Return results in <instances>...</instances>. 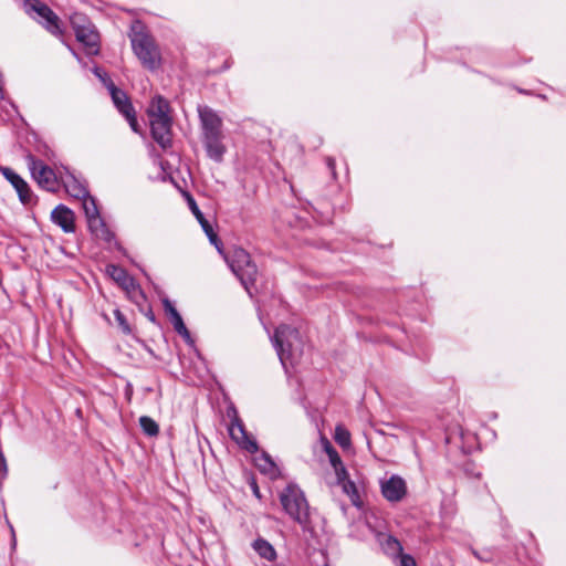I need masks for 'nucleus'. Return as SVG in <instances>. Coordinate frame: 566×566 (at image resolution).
<instances>
[{"mask_svg": "<svg viewBox=\"0 0 566 566\" xmlns=\"http://www.w3.org/2000/svg\"><path fill=\"white\" fill-rule=\"evenodd\" d=\"M271 342L276 350L283 368L287 369V364L293 365L302 355V339L297 328L281 324L274 331Z\"/></svg>", "mask_w": 566, "mask_h": 566, "instance_id": "1", "label": "nucleus"}, {"mask_svg": "<svg viewBox=\"0 0 566 566\" xmlns=\"http://www.w3.org/2000/svg\"><path fill=\"white\" fill-rule=\"evenodd\" d=\"M280 502L285 513L304 531L310 528V506L304 492L296 484H289L280 494Z\"/></svg>", "mask_w": 566, "mask_h": 566, "instance_id": "2", "label": "nucleus"}, {"mask_svg": "<svg viewBox=\"0 0 566 566\" xmlns=\"http://www.w3.org/2000/svg\"><path fill=\"white\" fill-rule=\"evenodd\" d=\"M226 260L232 273L252 297V289L258 277V268L251 255L244 249L235 247L228 253Z\"/></svg>", "mask_w": 566, "mask_h": 566, "instance_id": "3", "label": "nucleus"}, {"mask_svg": "<svg viewBox=\"0 0 566 566\" xmlns=\"http://www.w3.org/2000/svg\"><path fill=\"white\" fill-rule=\"evenodd\" d=\"M132 49L143 66L151 72L161 64L160 51L154 38L146 31H135L130 36Z\"/></svg>", "mask_w": 566, "mask_h": 566, "instance_id": "4", "label": "nucleus"}, {"mask_svg": "<svg viewBox=\"0 0 566 566\" xmlns=\"http://www.w3.org/2000/svg\"><path fill=\"white\" fill-rule=\"evenodd\" d=\"M106 273L126 292L128 298L136 305L140 306L146 301L145 292L125 269L116 264H108L106 265Z\"/></svg>", "mask_w": 566, "mask_h": 566, "instance_id": "5", "label": "nucleus"}, {"mask_svg": "<svg viewBox=\"0 0 566 566\" xmlns=\"http://www.w3.org/2000/svg\"><path fill=\"white\" fill-rule=\"evenodd\" d=\"M70 22L76 40L87 48L90 54H96L99 35L87 17L82 13H74L71 15Z\"/></svg>", "mask_w": 566, "mask_h": 566, "instance_id": "6", "label": "nucleus"}, {"mask_svg": "<svg viewBox=\"0 0 566 566\" xmlns=\"http://www.w3.org/2000/svg\"><path fill=\"white\" fill-rule=\"evenodd\" d=\"M25 159L31 176L39 187L46 191L55 192L60 186V176H56L55 171L50 166L35 158L33 155H28Z\"/></svg>", "mask_w": 566, "mask_h": 566, "instance_id": "7", "label": "nucleus"}, {"mask_svg": "<svg viewBox=\"0 0 566 566\" xmlns=\"http://www.w3.org/2000/svg\"><path fill=\"white\" fill-rule=\"evenodd\" d=\"M227 416L230 418L229 434L242 449L249 453H256L259 451L258 442L250 438L243 421L240 419L237 409L231 406L227 410Z\"/></svg>", "mask_w": 566, "mask_h": 566, "instance_id": "8", "label": "nucleus"}, {"mask_svg": "<svg viewBox=\"0 0 566 566\" xmlns=\"http://www.w3.org/2000/svg\"><path fill=\"white\" fill-rule=\"evenodd\" d=\"M27 4L36 14L41 23L51 34L61 36L63 34L60 18L45 3L38 0H27Z\"/></svg>", "mask_w": 566, "mask_h": 566, "instance_id": "9", "label": "nucleus"}, {"mask_svg": "<svg viewBox=\"0 0 566 566\" xmlns=\"http://www.w3.org/2000/svg\"><path fill=\"white\" fill-rule=\"evenodd\" d=\"M198 116L201 127V137L222 133V118L207 105H198Z\"/></svg>", "mask_w": 566, "mask_h": 566, "instance_id": "10", "label": "nucleus"}, {"mask_svg": "<svg viewBox=\"0 0 566 566\" xmlns=\"http://www.w3.org/2000/svg\"><path fill=\"white\" fill-rule=\"evenodd\" d=\"M153 139L163 148L168 149L172 144V118L149 119Z\"/></svg>", "mask_w": 566, "mask_h": 566, "instance_id": "11", "label": "nucleus"}, {"mask_svg": "<svg viewBox=\"0 0 566 566\" xmlns=\"http://www.w3.org/2000/svg\"><path fill=\"white\" fill-rule=\"evenodd\" d=\"M86 222L92 235L107 243L114 242L116 249L125 253V249L115 240V233L107 227L101 214L87 218Z\"/></svg>", "mask_w": 566, "mask_h": 566, "instance_id": "12", "label": "nucleus"}, {"mask_svg": "<svg viewBox=\"0 0 566 566\" xmlns=\"http://www.w3.org/2000/svg\"><path fill=\"white\" fill-rule=\"evenodd\" d=\"M380 486L382 496L389 502H399L407 494L406 481L399 475H391Z\"/></svg>", "mask_w": 566, "mask_h": 566, "instance_id": "13", "label": "nucleus"}, {"mask_svg": "<svg viewBox=\"0 0 566 566\" xmlns=\"http://www.w3.org/2000/svg\"><path fill=\"white\" fill-rule=\"evenodd\" d=\"M3 177L12 185L15 189L20 201L23 205H29L32 201V191L28 182L18 175L14 170L9 167L1 168Z\"/></svg>", "mask_w": 566, "mask_h": 566, "instance_id": "14", "label": "nucleus"}, {"mask_svg": "<svg viewBox=\"0 0 566 566\" xmlns=\"http://www.w3.org/2000/svg\"><path fill=\"white\" fill-rule=\"evenodd\" d=\"M203 147L206 149L207 156L216 161L221 163L223 160V156L227 151V147L223 144V135L217 134V135H209L201 137Z\"/></svg>", "mask_w": 566, "mask_h": 566, "instance_id": "15", "label": "nucleus"}, {"mask_svg": "<svg viewBox=\"0 0 566 566\" xmlns=\"http://www.w3.org/2000/svg\"><path fill=\"white\" fill-rule=\"evenodd\" d=\"M52 221L57 224L65 233L75 231L74 212L64 205H59L51 213Z\"/></svg>", "mask_w": 566, "mask_h": 566, "instance_id": "16", "label": "nucleus"}, {"mask_svg": "<svg viewBox=\"0 0 566 566\" xmlns=\"http://www.w3.org/2000/svg\"><path fill=\"white\" fill-rule=\"evenodd\" d=\"M188 205L197 221L200 223L202 230L207 234L209 241L220 251V240L213 230L212 223L205 217L192 197L188 198Z\"/></svg>", "mask_w": 566, "mask_h": 566, "instance_id": "17", "label": "nucleus"}, {"mask_svg": "<svg viewBox=\"0 0 566 566\" xmlns=\"http://www.w3.org/2000/svg\"><path fill=\"white\" fill-rule=\"evenodd\" d=\"M60 184L63 185L65 191L73 198L80 199L87 196L88 190L86 186L67 169H65L64 174H60Z\"/></svg>", "mask_w": 566, "mask_h": 566, "instance_id": "18", "label": "nucleus"}, {"mask_svg": "<svg viewBox=\"0 0 566 566\" xmlns=\"http://www.w3.org/2000/svg\"><path fill=\"white\" fill-rule=\"evenodd\" d=\"M147 115L149 119L172 118L168 99L161 95H155L147 107Z\"/></svg>", "mask_w": 566, "mask_h": 566, "instance_id": "19", "label": "nucleus"}, {"mask_svg": "<svg viewBox=\"0 0 566 566\" xmlns=\"http://www.w3.org/2000/svg\"><path fill=\"white\" fill-rule=\"evenodd\" d=\"M376 537L382 552L387 556L398 558L402 554L403 548L401 543L391 534L379 532Z\"/></svg>", "mask_w": 566, "mask_h": 566, "instance_id": "20", "label": "nucleus"}, {"mask_svg": "<svg viewBox=\"0 0 566 566\" xmlns=\"http://www.w3.org/2000/svg\"><path fill=\"white\" fill-rule=\"evenodd\" d=\"M107 88L109 91L114 105L120 114L124 115L126 114V112L134 109V106L130 103L127 94L124 91L116 87L112 81H109V83L107 84Z\"/></svg>", "mask_w": 566, "mask_h": 566, "instance_id": "21", "label": "nucleus"}, {"mask_svg": "<svg viewBox=\"0 0 566 566\" xmlns=\"http://www.w3.org/2000/svg\"><path fill=\"white\" fill-rule=\"evenodd\" d=\"M254 463L261 473L269 475L271 479H275L280 474L277 465L265 451L254 458Z\"/></svg>", "mask_w": 566, "mask_h": 566, "instance_id": "22", "label": "nucleus"}, {"mask_svg": "<svg viewBox=\"0 0 566 566\" xmlns=\"http://www.w3.org/2000/svg\"><path fill=\"white\" fill-rule=\"evenodd\" d=\"M252 547L260 557L269 562H272L276 558V552L274 547L264 538H256L253 542Z\"/></svg>", "mask_w": 566, "mask_h": 566, "instance_id": "23", "label": "nucleus"}, {"mask_svg": "<svg viewBox=\"0 0 566 566\" xmlns=\"http://www.w3.org/2000/svg\"><path fill=\"white\" fill-rule=\"evenodd\" d=\"M170 323L172 324L176 333L179 334L188 345H195V340L192 339L190 332L186 327L180 314H178L177 316H172L170 318Z\"/></svg>", "mask_w": 566, "mask_h": 566, "instance_id": "24", "label": "nucleus"}, {"mask_svg": "<svg viewBox=\"0 0 566 566\" xmlns=\"http://www.w3.org/2000/svg\"><path fill=\"white\" fill-rule=\"evenodd\" d=\"M339 485H342L344 493H346L349 496L352 504L356 507H360L361 500L355 482L348 479L340 483Z\"/></svg>", "mask_w": 566, "mask_h": 566, "instance_id": "25", "label": "nucleus"}, {"mask_svg": "<svg viewBox=\"0 0 566 566\" xmlns=\"http://www.w3.org/2000/svg\"><path fill=\"white\" fill-rule=\"evenodd\" d=\"M82 200V207L84 210L85 218L94 217L99 213L96 199L87 192V196L80 198Z\"/></svg>", "mask_w": 566, "mask_h": 566, "instance_id": "26", "label": "nucleus"}, {"mask_svg": "<svg viewBox=\"0 0 566 566\" xmlns=\"http://www.w3.org/2000/svg\"><path fill=\"white\" fill-rule=\"evenodd\" d=\"M139 426L148 437H156L159 433L158 423L148 416H142L139 418Z\"/></svg>", "mask_w": 566, "mask_h": 566, "instance_id": "27", "label": "nucleus"}, {"mask_svg": "<svg viewBox=\"0 0 566 566\" xmlns=\"http://www.w3.org/2000/svg\"><path fill=\"white\" fill-rule=\"evenodd\" d=\"M334 438L335 441L343 448H346L350 444V433L342 426L336 427Z\"/></svg>", "mask_w": 566, "mask_h": 566, "instance_id": "28", "label": "nucleus"}, {"mask_svg": "<svg viewBox=\"0 0 566 566\" xmlns=\"http://www.w3.org/2000/svg\"><path fill=\"white\" fill-rule=\"evenodd\" d=\"M324 450L326 454L328 455L331 465L334 467L335 464H340L342 459L337 452V450L331 444L328 440L324 443Z\"/></svg>", "mask_w": 566, "mask_h": 566, "instance_id": "29", "label": "nucleus"}, {"mask_svg": "<svg viewBox=\"0 0 566 566\" xmlns=\"http://www.w3.org/2000/svg\"><path fill=\"white\" fill-rule=\"evenodd\" d=\"M114 316H115V319H116L118 326L120 327L122 332L126 335L130 334L132 328H130L125 315L122 313V311L116 308L114 311Z\"/></svg>", "mask_w": 566, "mask_h": 566, "instance_id": "30", "label": "nucleus"}, {"mask_svg": "<svg viewBox=\"0 0 566 566\" xmlns=\"http://www.w3.org/2000/svg\"><path fill=\"white\" fill-rule=\"evenodd\" d=\"M124 117L127 119L128 124H129V127L132 128V130L134 133H137L139 134L140 133V128H139V124H138V120H137V117H136V112L135 109H132L129 112H126V114H124Z\"/></svg>", "mask_w": 566, "mask_h": 566, "instance_id": "31", "label": "nucleus"}, {"mask_svg": "<svg viewBox=\"0 0 566 566\" xmlns=\"http://www.w3.org/2000/svg\"><path fill=\"white\" fill-rule=\"evenodd\" d=\"M333 468L335 470V474H336V479H337V483L338 484H340L344 481L349 479L348 478V472H347L345 465L343 464V462H340V464H335Z\"/></svg>", "mask_w": 566, "mask_h": 566, "instance_id": "32", "label": "nucleus"}, {"mask_svg": "<svg viewBox=\"0 0 566 566\" xmlns=\"http://www.w3.org/2000/svg\"><path fill=\"white\" fill-rule=\"evenodd\" d=\"M472 553L480 562L490 563L493 560V553L489 549H472Z\"/></svg>", "mask_w": 566, "mask_h": 566, "instance_id": "33", "label": "nucleus"}, {"mask_svg": "<svg viewBox=\"0 0 566 566\" xmlns=\"http://www.w3.org/2000/svg\"><path fill=\"white\" fill-rule=\"evenodd\" d=\"M163 306H164V310H165L166 314L168 315L169 319L172 316H177L179 314L177 308L174 306V304L167 297L163 298Z\"/></svg>", "mask_w": 566, "mask_h": 566, "instance_id": "34", "label": "nucleus"}, {"mask_svg": "<svg viewBox=\"0 0 566 566\" xmlns=\"http://www.w3.org/2000/svg\"><path fill=\"white\" fill-rule=\"evenodd\" d=\"M163 306H164V310H165L166 314L168 315L169 319L172 316H177L179 314L177 308L174 306V304L167 297L163 298Z\"/></svg>", "mask_w": 566, "mask_h": 566, "instance_id": "35", "label": "nucleus"}, {"mask_svg": "<svg viewBox=\"0 0 566 566\" xmlns=\"http://www.w3.org/2000/svg\"><path fill=\"white\" fill-rule=\"evenodd\" d=\"M399 566H417L415 558L409 554H401L399 557Z\"/></svg>", "mask_w": 566, "mask_h": 566, "instance_id": "36", "label": "nucleus"}, {"mask_svg": "<svg viewBox=\"0 0 566 566\" xmlns=\"http://www.w3.org/2000/svg\"><path fill=\"white\" fill-rule=\"evenodd\" d=\"M326 165H327V168L328 170L331 171V175L334 179H336V165H335V159L332 158V157H327L326 158Z\"/></svg>", "mask_w": 566, "mask_h": 566, "instance_id": "37", "label": "nucleus"}, {"mask_svg": "<svg viewBox=\"0 0 566 566\" xmlns=\"http://www.w3.org/2000/svg\"><path fill=\"white\" fill-rule=\"evenodd\" d=\"M94 74L99 77L104 83L105 85L107 86V84L109 83V81H112L107 74L105 72H103L99 67H95L94 69Z\"/></svg>", "mask_w": 566, "mask_h": 566, "instance_id": "38", "label": "nucleus"}, {"mask_svg": "<svg viewBox=\"0 0 566 566\" xmlns=\"http://www.w3.org/2000/svg\"><path fill=\"white\" fill-rule=\"evenodd\" d=\"M145 316L151 322V323H157V319H156V316L154 314V312L151 311V308H149L146 313H145Z\"/></svg>", "mask_w": 566, "mask_h": 566, "instance_id": "39", "label": "nucleus"}, {"mask_svg": "<svg viewBox=\"0 0 566 566\" xmlns=\"http://www.w3.org/2000/svg\"><path fill=\"white\" fill-rule=\"evenodd\" d=\"M125 394L127 396L128 399H130L132 395H133V386L132 384H127L126 385V388H125Z\"/></svg>", "mask_w": 566, "mask_h": 566, "instance_id": "40", "label": "nucleus"}, {"mask_svg": "<svg viewBox=\"0 0 566 566\" xmlns=\"http://www.w3.org/2000/svg\"><path fill=\"white\" fill-rule=\"evenodd\" d=\"M252 489H253L254 495L260 497V492H259V488H258L256 483L252 484Z\"/></svg>", "mask_w": 566, "mask_h": 566, "instance_id": "41", "label": "nucleus"}, {"mask_svg": "<svg viewBox=\"0 0 566 566\" xmlns=\"http://www.w3.org/2000/svg\"><path fill=\"white\" fill-rule=\"evenodd\" d=\"M518 92H520V93H523V94H527V92H526V91H524V90H518Z\"/></svg>", "mask_w": 566, "mask_h": 566, "instance_id": "42", "label": "nucleus"}, {"mask_svg": "<svg viewBox=\"0 0 566 566\" xmlns=\"http://www.w3.org/2000/svg\"><path fill=\"white\" fill-rule=\"evenodd\" d=\"M275 566H285V565H283V564H276Z\"/></svg>", "mask_w": 566, "mask_h": 566, "instance_id": "43", "label": "nucleus"}]
</instances>
